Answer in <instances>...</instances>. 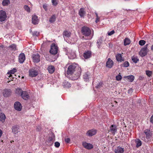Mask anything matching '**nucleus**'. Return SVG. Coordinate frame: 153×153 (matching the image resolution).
I'll return each mask as SVG.
<instances>
[{"label":"nucleus","mask_w":153,"mask_h":153,"mask_svg":"<svg viewBox=\"0 0 153 153\" xmlns=\"http://www.w3.org/2000/svg\"><path fill=\"white\" fill-rule=\"evenodd\" d=\"M123 66L124 67H128L129 65V63L127 61H126L123 64Z\"/></svg>","instance_id":"obj_42"},{"label":"nucleus","mask_w":153,"mask_h":153,"mask_svg":"<svg viewBox=\"0 0 153 153\" xmlns=\"http://www.w3.org/2000/svg\"><path fill=\"white\" fill-rule=\"evenodd\" d=\"M150 121L152 123H153V115L152 116L151 118Z\"/></svg>","instance_id":"obj_53"},{"label":"nucleus","mask_w":153,"mask_h":153,"mask_svg":"<svg viewBox=\"0 0 153 153\" xmlns=\"http://www.w3.org/2000/svg\"><path fill=\"white\" fill-rule=\"evenodd\" d=\"M100 17L98 16H97L96 18V20L95 21L96 23H97L100 21Z\"/></svg>","instance_id":"obj_50"},{"label":"nucleus","mask_w":153,"mask_h":153,"mask_svg":"<svg viewBox=\"0 0 153 153\" xmlns=\"http://www.w3.org/2000/svg\"><path fill=\"white\" fill-rule=\"evenodd\" d=\"M2 134V132L1 130L0 129V137L1 136Z\"/></svg>","instance_id":"obj_54"},{"label":"nucleus","mask_w":153,"mask_h":153,"mask_svg":"<svg viewBox=\"0 0 153 153\" xmlns=\"http://www.w3.org/2000/svg\"><path fill=\"white\" fill-rule=\"evenodd\" d=\"M16 69L15 68H14L13 69L10 70V71H8L7 73V74L8 75L9 74V76H8V77H10L12 76L11 75V74H14L15 72H16Z\"/></svg>","instance_id":"obj_20"},{"label":"nucleus","mask_w":153,"mask_h":153,"mask_svg":"<svg viewBox=\"0 0 153 153\" xmlns=\"http://www.w3.org/2000/svg\"><path fill=\"white\" fill-rule=\"evenodd\" d=\"M19 129V126H13L12 128V131L14 134H16L18 133V129Z\"/></svg>","instance_id":"obj_19"},{"label":"nucleus","mask_w":153,"mask_h":153,"mask_svg":"<svg viewBox=\"0 0 153 153\" xmlns=\"http://www.w3.org/2000/svg\"><path fill=\"white\" fill-rule=\"evenodd\" d=\"M151 49L152 50H153V45H152L151 47Z\"/></svg>","instance_id":"obj_56"},{"label":"nucleus","mask_w":153,"mask_h":153,"mask_svg":"<svg viewBox=\"0 0 153 153\" xmlns=\"http://www.w3.org/2000/svg\"><path fill=\"white\" fill-rule=\"evenodd\" d=\"M68 56L69 58L73 59L76 57V54L75 52L72 50H70L68 52Z\"/></svg>","instance_id":"obj_9"},{"label":"nucleus","mask_w":153,"mask_h":153,"mask_svg":"<svg viewBox=\"0 0 153 153\" xmlns=\"http://www.w3.org/2000/svg\"><path fill=\"white\" fill-rule=\"evenodd\" d=\"M24 8L25 10L27 12H30V8L28 6V5H25L24 6Z\"/></svg>","instance_id":"obj_38"},{"label":"nucleus","mask_w":153,"mask_h":153,"mask_svg":"<svg viewBox=\"0 0 153 153\" xmlns=\"http://www.w3.org/2000/svg\"><path fill=\"white\" fill-rule=\"evenodd\" d=\"M91 52L88 51L84 53L83 56L85 59H87L91 57Z\"/></svg>","instance_id":"obj_21"},{"label":"nucleus","mask_w":153,"mask_h":153,"mask_svg":"<svg viewBox=\"0 0 153 153\" xmlns=\"http://www.w3.org/2000/svg\"><path fill=\"white\" fill-rule=\"evenodd\" d=\"M24 78V77L23 76H22V78Z\"/></svg>","instance_id":"obj_60"},{"label":"nucleus","mask_w":153,"mask_h":153,"mask_svg":"<svg viewBox=\"0 0 153 153\" xmlns=\"http://www.w3.org/2000/svg\"><path fill=\"white\" fill-rule=\"evenodd\" d=\"M14 108L16 110L20 111L22 109V105L19 102H16L14 104Z\"/></svg>","instance_id":"obj_10"},{"label":"nucleus","mask_w":153,"mask_h":153,"mask_svg":"<svg viewBox=\"0 0 153 153\" xmlns=\"http://www.w3.org/2000/svg\"><path fill=\"white\" fill-rule=\"evenodd\" d=\"M102 40L101 38H100L99 39L97 43L98 44L97 47L98 48H99L100 45L101 44V43L102 42Z\"/></svg>","instance_id":"obj_40"},{"label":"nucleus","mask_w":153,"mask_h":153,"mask_svg":"<svg viewBox=\"0 0 153 153\" xmlns=\"http://www.w3.org/2000/svg\"><path fill=\"white\" fill-rule=\"evenodd\" d=\"M52 139H52V138H51V137L49 138V139H48V140L49 142H50V143H51V144H53V142H52Z\"/></svg>","instance_id":"obj_52"},{"label":"nucleus","mask_w":153,"mask_h":153,"mask_svg":"<svg viewBox=\"0 0 153 153\" xmlns=\"http://www.w3.org/2000/svg\"><path fill=\"white\" fill-rule=\"evenodd\" d=\"M39 33L37 32V31H36V32H34L33 33V36H38L39 35Z\"/></svg>","instance_id":"obj_49"},{"label":"nucleus","mask_w":153,"mask_h":153,"mask_svg":"<svg viewBox=\"0 0 153 153\" xmlns=\"http://www.w3.org/2000/svg\"><path fill=\"white\" fill-rule=\"evenodd\" d=\"M71 34V33L70 32L68 31H64L63 33V35L65 39V38H68L70 37Z\"/></svg>","instance_id":"obj_22"},{"label":"nucleus","mask_w":153,"mask_h":153,"mask_svg":"<svg viewBox=\"0 0 153 153\" xmlns=\"http://www.w3.org/2000/svg\"><path fill=\"white\" fill-rule=\"evenodd\" d=\"M89 73L88 72L85 73L83 75V79L85 81H87L89 78Z\"/></svg>","instance_id":"obj_27"},{"label":"nucleus","mask_w":153,"mask_h":153,"mask_svg":"<svg viewBox=\"0 0 153 153\" xmlns=\"http://www.w3.org/2000/svg\"><path fill=\"white\" fill-rule=\"evenodd\" d=\"M148 45V44L146 45L144 48L141 49L139 52V54L141 56H144L147 54V52L148 51L147 48Z\"/></svg>","instance_id":"obj_4"},{"label":"nucleus","mask_w":153,"mask_h":153,"mask_svg":"<svg viewBox=\"0 0 153 153\" xmlns=\"http://www.w3.org/2000/svg\"><path fill=\"white\" fill-rule=\"evenodd\" d=\"M92 32H93V31L91 30L88 27L84 26L82 28L81 32L82 34L85 36H88L91 35L93 36V33L92 34Z\"/></svg>","instance_id":"obj_2"},{"label":"nucleus","mask_w":153,"mask_h":153,"mask_svg":"<svg viewBox=\"0 0 153 153\" xmlns=\"http://www.w3.org/2000/svg\"><path fill=\"white\" fill-rule=\"evenodd\" d=\"M32 20V23L34 25L37 24L38 23V17L36 15H35L33 16Z\"/></svg>","instance_id":"obj_16"},{"label":"nucleus","mask_w":153,"mask_h":153,"mask_svg":"<svg viewBox=\"0 0 153 153\" xmlns=\"http://www.w3.org/2000/svg\"><path fill=\"white\" fill-rule=\"evenodd\" d=\"M144 132L146 134L147 138H149L151 136V132L150 130H146L144 131Z\"/></svg>","instance_id":"obj_33"},{"label":"nucleus","mask_w":153,"mask_h":153,"mask_svg":"<svg viewBox=\"0 0 153 153\" xmlns=\"http://www.w3.org/2000/svg\"><path fill=\"white\" fill-rule=\"evenodd\" d=\"M23 91H22V89L19 88H18L16 89L15 90V92L16 94L20 95L21 96V94L22 92Z\"/></svg>","instance_id":"obj_34"},{"label":"nucleus","mask_w":153,"mask_h":153,"mask_svg":"<svg viewBox=\"0 0 153 153\" xmlns=\"http://www.w3.org/2000/svg\"><path fill=\"white\" fill-rule=\"evenodd\" d=\"M56 18L55 15H53L50 18L49 21L51 23H53L56 20Z\"/></svg>","instance_id":"obj_37"},{"label":"nucleus","mask_w":153,"mask_h":153,"mask_svg":"<svg viewBox=\"0 0 153 153\" xmlns=\"http://www.w3.org/2000/svg\"><path fill=\"white\" fill-rule=\"evenodd\" d=\"M79 14L81 17H84L86 14V12L85 11V9L83 8H80L79 10Z\"/></svg>","instance_id":"obj_17"},{"label":"nucleus","mask_w":153,"mask_h":153,"mask_svg":"<svg viewBox=\"0 0 153 153\" xmlns=\"http://www.w3.org/2000/svg\"><path fill=\"white\" fill-rule=\"evenodd\" d=\"M64 87L65 88H69L71 86V85L70 83L66 81H64L63 83Z\"/></svg>","instance_id":"obj_29"},{"label":"nucleus","mask_w":153,"mask_h":153,"mask_svg":"<svg viewBox=\"0 0 153 153\" xmlns=\"http://www.w3.org/2000/svg\"><path fill=\"white\" fill-rule=\"evenodd\" d=\"M117 60L119 62H121L123 61L121 54H117L116 56Z\"/></svg>","instance_id":"obj_30"},{"label":"nucleus","mask_w":153,"mask_h":153,"mask_svg":"<svg viewBox=\"0 0 153 153\" xmlns=\"http://www.w3.org/2000/svg\"><path fill=\"white\" fill-rule=\"evenodd\" d=\"M7 17L6 12L3 10H0V22H2L5 21Z\"/></svg>","instance_id":"obj_6"},{"label":"nucleus","mask_w":153,"mask_h":153,"mask_svg":"<svg viewBox=\"0 0 153 153\" xmlns=\"http://www.w3.org/2000/svg\"><path fill=\"white\" fill-rule=\"evenodd\" d=\"M60 145L59 143L58 142H55L54 144V146L56 148H58L59 147Z\"/></svg>","instance_id":"obj_45"},{"label":"nucleus","mask_w":153,"mask_h":153,"mask_svg":"<svg viewBox=\"0 0 153 153\" xmlns=\"http://www.w3.org/2000/svg\"><path fill=\"white\" fill-rule=\"evenodd\" d=\"M146 43L145 41L144 40H140L139 41V44L141 46L144 45Z\"/></svg>","instance_id":"obj_41"},{"label":"nucleus","mask_w":153,"mask_h":153,"mask_svg":"<svg viewBox=\"0 0 153 153\" xmlns=\"http://www.w3.org/2000/svg\"><path fill=\"white\" fill-rule=\"evenodd\" d=\"M10 3L9 0H3L2 2V4L3 6H7Z\"/></svg>","instance_id":"obj_35"},{"label":"nucleus","mask_w":153,"mask_h":153,"mask_svg":"<svg viewBox=\"0 0 153 153\" xmlns=\"http://www.w3.org/2000/svg\"><path fill=\"white\" fill-rule=\"evenodd\" d=\"M95 14H96V17L97 16H98L97 13L96 12H95Z\"/></svg>","instance_id":"obj_55"},{"label":"nucleus","mask_w":153,"mask_h":153,"mask_svg":"<svg viewBox=\"0 0 153 153\" xmlns=\"http://www.w3.org/2000/svg\"><path fill=\"white\" fill-rule=\"evenodd\" d=\"M122 76L120 74L118 75L117 76H116V79L117 81H119L121 80L122 79Z\"/></svg>","instance_id":"obj_43"},{"label":"nucleus","mask_w":153,"mask_h":153,"mask_svg":"<svg viewBox=\"0 0 153 153\" xmlns=\"http://www.w3.org/2000/svg\"><path fill=\"white\" fill-rule=\"evenodd\" d=\"M131 59L133 62L135 63H137L139 61V59L138 57L136 56H133L131 57Z\"/></svg>","instance_id":"obj_36"},{"label":"nucleus","mask_w":153,"mask_h":153,"mask_svg":"<svg viewBox=\"0 0 153 153\" xmlns=\"http://www.w3.org/2000/svg\"><path fill=\"white\" fill-rule=\"evenodd\" d=\"M40 56L38 54H34L32 55L33 60V62L38 63L40 61Z\"/></svg>","instance_id":"obj_8"},{"label":"nucleus","mask_w":153,"mask_h":153,"mask_svg":"<svg viewBox=\"0 0 153 153\" xmlns=\"http://www.w3.org/2000/svg\"><path fill=\"white\" fill-rule=\"evenodd\" d=\"M135 143H136V147H138L140 146L142 144V142L139 139H136L135 140Z\"/></svg>","instance_id":"obj_31"},{"label":"nucleus","mask_w":153,"mask_h":153,"mask_svg":"<svg viewBox=\"0 0 153 153\" xmlns=\"http://www.w3.org/2000/svg\"><path fill=\"white\" fill-rule=\"evenodd\" d=\"M11 93V91L10 89H5L4 90L3 92V95L5 97H7L10 96Z\"/></svg>","instance_id":"obj_15"},{"label":"nucleus","mask_w":153,"mask_h":153,"mask_svg":"<svg viewBox=\"0 0 153 153\" xmlns=\"http://www.w3.org/2000/svg\"><path fill=\"white\" fill-rule=\"evenodd\" d=\"M113 65V62L112 60L110 58L108 59V61L106 63V66L108 68H111Z\"/></svg>","instance_id":"obj_14"},{"label":"nucleus","mask_w":153,"mask_h":153,"mask_svg":"<svg viewBox=\"0 0 153 153\" xmlns=\"http://www.w3.org/2000/svg\"><path fill=\"white\" fill-rule=\"evenodd\" d=\"M110 131L113 135H114L117 131L116 126L113 125H112L110 127Z\"/></svg>","instance_id":"obj_13"},{"label":"nucleus","mask_w":153,"mask_h":153,"mask_svg":"<svg viewBox=\"0 0 153 153\" xmlns=\"http://www.w3.org/2000/svg\"><path fill=\"white\" fill-rule=\"evenodd\" d=\"M115 33L114 30H112L110 32H108V35L109 36H111L112 34H114Z\"/></svg>","instance_id":"obj_47"},{"label":"nucleus","mask_w":153,"mask_h":153,"mask_svg":"<svg viewBox=\"0 0 153 153\" xmlns=\"http://www.w3.org/2000/svg\"><path fill=\"white\" fill-rule=\"evenodd\" d=\"M22 98L25 100H27L30 98V96L28 93L26 91H22L21 94Z\"/></svg>","instance_id":"obj_7"},{"label":"nucleus","mask_w":153,"mask_h":153,"mask_svg":"<svg viewBox=\"0 0 153 153\" xmlns=\"http://www.w3.org/2000/svg\"><path fill=\"white\" fill-rule=\"evenodd\" d=\"M43 7L44 9H45V10L46 11H47L48 10V9H47L48 6H47V4H44L43 5Z\"/></svg>","instance_id":"obj_48"},{"label":"nucleus","mask_w":153,"mask_h":153,"mask_svg":"<svg viewBox=\"0 0 153 153\" xmlns=\"http://www.w3.org/2000/svg\"><path fill=\"white\" fill-rule=\"evenodd\" d=\"M29 74L30 76L34 77L37 76L38 74V71L35 69L32 68L29 69Z\"/></svg>","instance_id":"obj_5"},{"label":"nucleus","mask_w":153,"mask_h":153,"mask_svg":"<svg viewBox=\"0 0 153 153\" xmlns=\"http://www.w3.org/2000/svg\"><path fill=\"white\" fill-rule=\"evenodd\" d=\"M16 46L15 45L12 44L8 47V50L9 51H15L16 49Z\"/></svg>","instance_id":"obj_24"},{"label":"nucleus","mask_w":153,"mask_h":153,"mask_svg":"<svg viewBox=\"0 0 153 153\" xmlns=\"http://www.w3.org/2000/svg\"><path fill=\"white\" fill-rule=\"evenodd\" d=\"M50 52L52 54L55 55L58 52V47L55 44H52L51 46Z\"/></svg>","instance_id":"obj_3"},{"label":"nucleus","mask_w":153,"mask_h":153,"mask_svg":"<svg viewBox=\"0 0 153 153\" xmlns=\"http://www.w3.org/2000/svg\"><path fill=\"white\" fill-rule=\"evenodd\" d=\"M103 83L102 82H100L97 85L96 87L97 88H100L102 86Z\"/></svg>","instance_id":"obj_44"},{"label":"nucleus","mask_w":153,"mask_h":153,"mask_svg":"<svg viewBox=\"0 0 153 153\" xmlns=\"http://www.w3.org/2000/svg\"><path fill=\"white\" fill-rule=\"evenodd\" d=\"M49 72L50 74H52L55 71V68L52 65L49 66L48 68Z\"/></svg>","instance_id":"obj_26"},{"label":"nucleus","mask_w":153,"mask_h":153,"mask_svg":"<svg viewBox=\"0 0 153 153\" xmlns=\"http://www.w3.org/2000/svg\"><path fill=\"white\" fill-rule=\"evenodd\" d=\"M6 117L5 114L2 113H0V121L3 123L5 120Z\"/></svg>","instance_id":"obj_28"},{"label":"nucleus","mask_w":153,"mask_h":153,"mask_svg":"<svg viewBox=\"0 0 153 153\" xmlns=\"http://www.w3.org/2000/svg\"><path fill=\"white\" fill-rule=\"evenodd\" d=\"M51 143H50L51 144H50V145H51ZM49 145H50V144H49Z\"/></svg>","instance_id":"obj_59"},{"label":"nucleus","mask_w":153,"mask_h":153,"mask_svg":"<svg viewBox=\"0 0 153 153\" xmlns=\"http://www.w3.org/2000/svg\"><path fill=\"white\" fill-rule=\"evenodd\" d=\"M28 153H30V152H28Z\"/></svg>","instance_id":"obj_61"},{"label":"nucleus","mask_w":153,"mask_h":153,"mask_svg":"<svg viewBox=\"0 0 153 153\" xmlns=\"http://www.w3.org/2000/svg\"><path fill=\"white\" fill-rule=\"evenodd\" d=\"M131 91V90H128V93H129V91Z\"/></svg>","instance_id":"obj_58"},{"label":"nucleus","mask_w":153,"mask_h":153,"mask_svg":"<svg viewBox=\"0 0 153 153\" xmlns=\"http://www.w3.org/2000/svg\"><path fill=\"white\" fill-rule=\"evenodd\" d=\"M81 72V68L79 65L75 63L69 65L68 68L67 74L68 75L74 74L76 76V79L80 76Z\"/></svg>","instance_id":"obj_1"},{"label":"nucleus","mask_w":153,"mask_h":153,"mask_svg":"<svg viewBox=\"0 0 153 153\" xmlns=\"http://www.w3.org/2000/svg\"><path fill=\"white\" fill-rule=\"evenodd\" d=\"M124 78H126L127 80H129V81L131 82L133 81L134 79V76L133 75H131L130 76H125Z\"/></svg>","instance_id":"obj_25"},{"label":"nucleus","mask_w":153,"mask_h":153,"mask_svg":"<svg viewBox=\"0 0 153 153\" xmlns=\"http://www.w3.org/2000/svg\"><path fill=\"white\" fill-rule=\"evenodd\" d=\"M52 2L53 5L56 6L57 4V3L56 1V0H51Z\"/></svg>","instance_id":"obj_46"},{"label":"nucleus","mask_w":153,"mask_h":153,"mask_svg":"<svg viewBox=\"0 0 153 153\" xmlns=\"http://www.w3.org/2000/svg\"><path fill=\"white\" fill-rule=\"evenodd\" d=\"M25 56L24 53H20L19 56V63H22L25 60Z\"/></svg>","instance_id":"obj_11"},{"label":"nucleus","mask_w":153,"mask_h":153,"mask_svg":"<svg viewBox=\"0 0 153 153\" xmlns=\"http://www.w3.org/2000/svg\"><path fill=\"white\" fill-rule=\"evenodd\" d=\"M130 40L129 39L126 38L124 40V44L126 46L129 45L130 43Z\"/></svg>","instance_id":"obj_32"},{"label":"nucleus","mask_w":153,"mask_h":153,"mask_svg":"<svg viewBox=\"0 0 153 153\" xmlns=\"http://www.w3.org/2000/svg\"><path fill=\"white\" fill-rule=\"evenodd\" d=\"M124 1H130V0H124Z\"/></svg>","instance_id":"obj_57"},{"label":"nucleus","mask_w":153,"mask_h":153,"mask_svg":"<svg viewBox=\"0 0 153 153\" xmlns=\"http://www.w3.org/2000/svg\"><path fill=\"white\" fill-rule=\"evenodd\" d=\"M124 151V149L120 147H118L115 150V153H123Z\"/></svg>","instance_id":"obj_23"},{"label":"nucleus","mask_w":153,"mask_h":153,"mask_svg":"<svg viewBox=\"0 0 153 153\" xmlns=\"http://www.w3.org/2000/svg\"><path fill=\"white\" fill-rule=\"evenodd\" d=\"M96 133V131L95 130L92 129L88 131L87 133V134L89 136H92L95 134Z\"/></svg>","instance_id":"obj_18"},{"label":"nucleus","mask_w":153,"mask_h":153,"mask_svg":"<svg viewBox=\"0 0 153 153\" xmlns=\"http://www.w3.org/2000/svg\"><path fill=\"white\" fill-rule=\"evenodd\" d=\"M146 74L149 77H150L152 74V71H146Z\"/></svg>","instance_id":"obj_39"},{"label":"nucleus","mask_w":153,"mask_h":153,"mask_svg":"<svg viewBox=\"0 0 153 153\" xmlns=\"http://www.w3.org/2000/svg\"><path fill=\"white\" fill-rule=\"evenodd\" d=\"M82 145L84 148L88 149H92L93 147L92 144L85 142H84L82 143Z\"/></svg>","instance_id":"obj_12"},{"label":"nucleus","mask_w":153,"mask_h":153,"mask_svg":"<svg viewBox=\"0 0 153 153\" xmlns=\"http://www.w3.org/2000/svg\"><path fill=\"white\" fill-rule=\"evenodd\" d=\"M65 140L66 143H69L70 141V140L69 138H65Z\"/></svg>","instance_id":"obj_51"}]
</instances>
